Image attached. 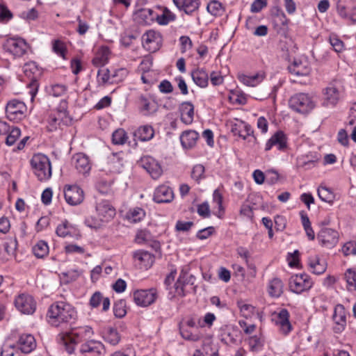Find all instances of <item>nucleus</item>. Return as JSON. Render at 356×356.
Returning a JSON list of instances; mask_svg holds the SVG:
<instances>
[{
  "instance_id": "f257e3e1",
  "label": "nucleus",
  "mask_w": 356,
  "mask_h": 356,
  "mask_svg": "<svg viewBox=\"0 0 356 356\" xmlns=\"http://www.w3.org/2000/svg\"><path fill=\"white\" fill-rule=\"evenodd\" d=\"M47 318L49 323L56 327L72 328L77 319V312L70 304L58 301L49 308Z\"/></svg>"
},
{
  "instance_id": "f03ea898",
  "label": "nucleus",
  "mask_w": 356,
  "mask_h": 356,
  "mask_svg": "<svg viewBox=\"0 0 356 356\" xmlns=\"http://www.w3.org/2000/svg\"><path fill=\"white\" fill-rule=\"evenodd\" d=\"M34 175L39 181L48 180L51 177V165L49 159L43 154H35L30 161Z\"/></svg>"
},
{
  "instance_id": "7ed1b4c3",
  "label": "nucleus",
  "mask_w": 356,
  "mask_h": 356,
  "mask_svg": "<svg viewBox=\"0 0 356 356\" xmlns=\"http://www.w3.org/2000/svg\"><path fill=\"white\" fill-rule=\"evenodd\" d=\"M289 104L291 109L301 114L309 113L316 106L313 97L304 92L297 93L291 97Z\"/></svg>"
},
{
  "instance_id": "20e7f679",
  "label": "nucleus",
  "mask_w": 356,
  "mask_h": 356,
  "mask_svg": "<svg viewBox=\"0 0 356 356\" xmlns=\"http://www.w3.org/2000/svg\"><path fill=\"white\" fill-rule=\"evenodd\" d=\"M289 285L292 292L299 294L311 289L313 282L308 275L300 274L291 276Z\"/></svg>"
},
{
  "instance_id": "39448f33",
  "label": "nucleus",
  "mask_w": 356,
  "mask_h": 356,
  "mask_svg": "<svg viewBox=\"0 0 356 356\" xmlns=\"http://www.w3.org/2000/svg\"><path fill=\"white\" fill-rule=\"evenodd\" d=\"M340 97L338 88L331 83L322 91L321 106L325 108H333L339 102Z\"/></svg>"
},
{
  "instance_id": "423d86ee",
  "label": "nucleus",
  "mask_w": 356,
  "mask_h": 356,
  "mask_svg": "<svg viewBox=\"0 0 356 356\" xmlns=\"http://www.w3.org/2000/svg\"><path fill=\"white\" fill-rule=\"evenodd\" d=\"M26 106L21 101L13 99L8 102L6 107V113L10 120L19 121L25 116Z\"/></svg>"
},
{
  "instance_id": "0eeeda50",
  "label": "nucleus",
  "mask_w": 356,
  "mask_h": 356,
  "mask_svg": "<svg viewBox=\"0 0 356 356\" xmlns=\"http://www.w3.org/2000/svg\"><path fill=\"white\" fill-rule=\"evenodd\" d=\"M16 308L22 314H32L36 308V303L33 297L29 294H19L15 300Z\"/></svg>"
},
{
  "instance_id": "6e6552de",
  "label": "nucleus",
  "mask_w": 356,
  "mask_h": 356,
  "mask_svg": "<svg viewBox=\"0 0 356 356\" xmlns=\"http://www.w3.org/2000/svg\"><path fill=\"white\" fill-rule=\"evenodd\" d=\"M140 166L144 168L154 179H158L163 173L161 165L153 157L145 156L138 162Z\"/></svg>"
},
{
  "instance_id": "1a4fd4ad",
  "label": "nucleus",
  "mask_w": 356,
  "mask_h": 356,
  "mask_svg": "<svg viewBox=\"0 0 356 356\" xmlns=\"http://www.w3.org/2000/svg\"><path fill=\"white\" fill-rule=\"evenodd\" d=\"M157 297L155 289L138 290L134 293V300L138 306L147 307L152 304Z\"/></svg>"
},
{
  "instance_id": "9d476101",
  "label": "nucleus",
  "mask_w": 356,
  "mask_h": 356,
  "mask_svg": "<svg viewBox=\"0 0 356 356\" xmlns=\"http://www.w3.org/2000/svg\"><path fill=\"white\" fill-rule=\"evenodd\" d=\"M67 102L63 100L60 102V108L56 116H52L49 120V129L52 131L56 130L58 126H60V124H67L70 121V118L67 114Z\"/></svg>"
},
{
  "instance_id": "9b49d317",
  "label": "nucleus",
  "mask_w": 356,
  "mask_h": 356,
  "mask_svg": "<svg viewBox=\"0 0 356 356\" xmlns=\"http://www.w3.org/2000/svg\"><path fill=\"white\" fill-rule=\"evenodd\" d=\"M321 244L327 248H332L337 245L339 241L338 232L330 228H322L317 235Z\"/></svg>"
},
{
  "instance_id": "f8f14e48",
  "label": "nucleus",
  "mask_w": 356,
  "mask_h": 356,
  "mask_svg": "<svg viewBox=\"0 0 356 356\" xmlns=\"http://www.w3.org/2000/svg\"><path fill=\"white\" fill-rule=\"evenodd\" d=\"M64 197L69 204L78 205L83 200V191L76 185L66 186L64 190Z\"/></svg>"
},
{
  "instance_id": "ddd939ff",
  "label": "nucleus",
  "mask_w": 356,
  "mask_h": 356,
  "mask_svg": "<svg viewBox=\"0 0 356 356\" xmlns=\"http://www.w3.org/2000/svg\"><path fill=\"white\" fill-rule=\"evenodd\" d=\"M143 47L150 51H155L159 49L161 43V36L159 33L149 30L142 37Z\"/></svg>"
},
{
  "instance_id": "4468645a",
  "label": "nucleus",
  "mask_w": 356,
  "mask_h": 356,
  "mask_svg": "<svg viewBox=\"0 0 356 356\" xmlns=\"http://www.w3.org/2000/svg\"><path fill=\"white\" fill-rule=\"evenodd\" d=\"M96 211L101 222H108L115 216V209L107 200L98 202Z\"/></svg>"
},
{
  "instance_id": "2eb2a0df",
  "label": "nucleus",
  "mask_w": 356,
  "mask_h": 356,
  "mask_svg": "<svg viewBox=\"0 0 356 356\" xmlns=\"http://www.w3.org/2000/svg\"><path fill=\"white\" fill-rule=\"evenodd\" d=\"M332 318L335 323L333 328L334 332H343L346 326V314L343 305H337L335 307Z\"/></svg>"
},
{
  "instance_id": "dca6fc26",
  "label": "nucleus",
  "mask_w": 356,
  "mask_h": 356,
  "mask_svg": "<svg viewBox=\"0 0 356 356\" xmlns=\"http://www.w3.org/2000/svg\"><path fill=\"white\" fill-rule=\"evenodd\" d=\"M58 340L65 346L66 351L72 354L79 341V335L74 332H61L58 334Z\"/></svg>"
},
{
  "instance_id": "f3484780",
  "label": "nucleus",
  "mask_w": 356,
  "mask_h": 356,
  "mask_svg": "<svg viewBox=\"0 0 356 356\" xmlns=\"http://www.w3.org/2000/svg\"><path fill=\"white\" fill-rule=\"evenodd\" d=\"M274 146H276L280 151H284L286 149V137L283 131H278L270 137L266 143L265 150L269 151Z\"/></svg>"
},
{
  "instance_id": "a211bd4d",
  "label": "nucleus",
  "mask_w": 356,
  "mask_h": 356,
  "mask_svg": "<svg viewBox=\"0 0 356 356\" xmlns=\"http://www.w3.org/2000/svg\"><path fill=\"white\" fill-rule=\"evenodd\" d=\"M28 48L29 44L22 38L10 39L7 43L8 51L17 57H21L24 55Z\"/></svg>"
},
{
  "instance_id": "6ab92c4d",
  "label": "nucleus",
  "mask_w": 356,
  "mask_h": 356,
  "mask_svg": "<svg viewBox=\"0 0 356 356\" xmlns=\"http://www.w3.org/2000/svg\"><path fill=\"white\" fill-rule=\"evenodd\" d=\"M174 199L172 189L166 185L158 186L154 193L153 200L156 203H168Z\"/></svg>"
},
{
  "instance_id": "aec40b11",
  "label": "nucleus",
  "mask_w": 356,
  "mask_h": 356,
  "mask_svg": "<svg viewBox=\"0 0 356 356\" xmlns=\"http://www.w3.org/2000/svg\"><path fill=\"white\" fill-rule=\"evenodd\" d=\"M275 315V321L279 326L280 332L284 335L288 334L291 330V325L289 322V313L287 309H282Z\"/></svg>"
},
{
  "instance_id": "412c9836",
  "label": "nucleus",
  "mask_w": 356,
  "mask_h": 356,
  "mask_svg": "<svg viewBox=\"0 0 356 356\" xmlns=\"http://www.w3.org/2000/svg\"><path fill=\"white\" fill-rule=\"evenodd\" d=\"M80 351L82 353H90L94 356H100L105 353V347L99 341L90 340L81 345Z\"/></svg>"
},
{
  "instance_id": "4be33fe9",
  "label": "nucleus",
  "mask_w": 356,
  "mask_h": 356,
  "mask_svg": "<svg viewBox=\"0 0 356 356\" xmlns=\"http://www.w3.org/2000/svg\"><path fill=\"white\" fill-rule=\"evenodd\" d=\"M231 131L234 136H238L243 140L253 134V130L250 124L238 120H236V122L232 124Z\"/></svg>"
},
{
  "instance_id": "5701e85b",
  "label": "nucleus",
  "mask_w": 356,
  "mask_h": 356,
  "mask_svg": "<svg viewBox=\"0 0 356 356\" xmlns=\"http://www.w3.org/2000/svg\"><path fill=\"white\" fill-rule=\"evenodd\" d=\"M288 70L291 74L297 77L308 76L311 72V68L306 60H294L288 67Z\"/></svg>"
},
{
  "instance_id": "b1692460",
  "label": "nucleus",
  "mask_w": 356,
  "mask_h": 356,
  "mask_svg": "<svg viewBox=\"0 0 356 356\" xmlns=\"http://www.w3.org/2000/svg\"><path fill=\"white\" fill-rule=\"evenodd\" d=\"M72 161L74 167L80 173L85 175L90 170L91 165L86 155L82 153L76 154L72 157Z\"/></svg>"
},
{
  "instance_id": "393cba45",
  "label": "nucleus",
  "mask_w": 356,
  "mask_h": 356,
  "mask_svg": "<svg viewBox=\"0 0 356 356\" xmlns=\"http://www.w3.org/2000/svg\"><path fill=\"white\" fill-rule=\"evenodd\" d=\"M134 259L138 261L141 268H149L154 262V256L147 251L139 250L134 252Z\"/></svg>"
},
{
  "instance_id": "a878e982",
  "label": "nucleus",
  "mask_w": 356,
  "mask_h": 356,
  "mask_svg": "<svg viewBox=\"0 0 356 356\" xmlns=\"http://www.w3.org/2000/svg\"><path fill=\"white\" fill-rule=\"evenodd\" d=\"M181 120L186 124H191L194 118V106L191 102H184L179 106Z\"/></svg>"
},
{
  "instance_id": "bb28decb",
  "label": "nucleus",
  "mask_w": 356,
  "mask_h": 356,
  "mask_svg": "<svg viewBox=\"0 0 356 356\" xmlns=\"http://www.w3.org/2000/svg\"><path fill=\"white\" fill-rule=\"evenodd\" d=\"M36 347L35 338L31 334H22L18 341V348L24 353H29Z\"/></svg>"
},
{
  "instance_id": "cd10ccee",
  "label": "nucleus",
  "mask_w": 356,
  "mask_h": 356,
  "mask_svg": "<svg viewBox=\"0 0 356 356\" xmlns=\"http://www.w3.org/2000/svg\"><path fill=\"white\" fill-rule=\"evenodd\" d=\"M199 138V134L193 130H188L184 131L180 136V141L181 145L185 149L193 147Z\"/></svg>"
},
{
  "instance_id": "c85d7f7f",
  "label": "nucleus",
  "mask_w": 356,
  "mask_h": 356,
  "mask_svg": "<svg viewBox=\"0 0 356 356\" xmlns=\"http://www.w3.org/2000/svg\"><path fill=\"white\" fill-rule=\"evenodd\" d=\"M173 2L179 10L188 15L197 10L200 6L199 0H173Z\"/></svg>"
},
{
  "instance_id": "c756f323",
  "label": "nucleus",
  "mask_w": 356,
  "mask_h": 356,
  "mask_svg": "<svg viewBox=\"0 0 356 356\" xmlns=\"http://www.w3.org/2000/svg\"><path fill=\"white\" fill-rule=\"evenodd\" d=\"M191 77L195 83L201 87L205 88L208 86L209 75L204 69L197 68L191 72Z\"/></svg>"
},
{
  "instance_id": "7c9ffc66",
  "label": "nucleus",
  "mask_w": 356,
  "mask_h": 356,
  "mask_svg": "<svg viewBox=\"0 0 356 356\" xmlns=\"http://www.w3.org/2000/svg\"><path fill=\"white\" fill-rule=\"evenodd\" d=\"M309 266L312 272L316 275L323 273L327 269V264L324 261H321L318 256L309 257Z\"/></svg>"
},
{
  "instance_id": "2f4dec72",
  "label": "nucleus",
  "mask_w": 356,
  "mask_h": 356,
  "mask_svg": "<svg viewBox=\"0 0 356 356\" xmlns=\"http://www.w3.org/2000/svg\"><path fill=\"white\" fill-rule=\"evenodd\" d=\"M154 129L150 125L141 126L134 132V136L141 141L149 140L154 137Z\"/></svg>"
},
{
  "instance_id": "473e14b6",
  "label": "nucleus",
  "mask_w": 356,
  "mask_h": 356,
  "mask_svg": "<svg viewBox=\"0 0 356 356\" xmlns=\"http://www.w3.org/2000/svg\"><path fill=\"white\" fill-rule=\"evenodd\" d=\"M109 49L106 47H102L92 59V63L96 67H102L106 65L108 60Z\"/></svg>"
},
{
  "instance_id": "72a5a7b5",
  "label": "nucleus",
  "mask_w": 356,
  "mask_h": 356,
  "mask_svg": "<svg viewBox=\"0 0 356 356\" xmlns=\"http://www.w3.org/2000/svg\"><path fill=\"white\" fill-rule=\"evenodd\" d=\"M268 291L271 297H280L283 292V284L281 280L275 277L270 280Z\"/></svg>"
},
{
  "instance_id": "f704fd0d",
  "label": "nucleus",
  "mask_w": 356,
  "mask_h": 356,
  "mask_svg": "<svg viewBox=\"0 0 356 356\" xmlns=\"http://www.w3.org/2000/svg\"><path fill=\"white\" fill-rule=\"evenodd\" d=\"M239 81L248 86L254 87L264 79V76L260 74H256L253 76L241 74L238 76Z\"/></svg>"
},
{
  "instance_id": "c9c22d12",
  "label": "nucleus",
  "mask_w": 356,
  "mask_h": 356,
  "mask_svg": "<svg viewBox=\"0 0 356 356\" xmlns=\"http://www.w3.org/2000/svg\"><path fill=\"white\" fill-rule=\"evenodd\" d=\"M33 254L38 258H44L49 253V246L44 241H38L32 249Z\"/></svg>"
},
{
  "instance_id": "e433bc0d",
  "label": "nucleus",
  "mask_w": 356,
  "mask_h": 356,
  "mask_svg": "<svg viewBox=\"0 0 356 356\" xmlns=\"http://www.w3.org/2000/svg\"><path fill=\"white\" fill-rule=\"evenodd\" d=\"M318 195L322 201L329 204H332L334 200V193L325 186H321L318 187Z\"/></svg>"
},
{
  "instance_id": "4c0bfd02",
  "label": "nucleus",
  "mask_w": 356,
  "mask_h": 356,
  "mask_svg": "<svg viewBox=\"0 0 356 356\" xmlns=\"http://www.w3.org/2000/svg\"><path fill=\"white\" fill-rule=\"evenodd\" d=\"M250 349L252 352H259L264 344V339L261 336L254 335L248 339Z\"/></svg>"
},
{
  "instance_id": "58836bf2",
  "label": "nucleus",
  "mask_w": 356,
  "mask_h": 356,
  "mask_svg": "<svg viewBox=\"0 0 356 356\" xmlns=\"http://www.w3.org/2000/svg\"><path fill=\"white\" fill-rule=\"evenodd\" d=\"M344 278L347 283V289L349 291H356V273L351 268H348L345 274Z\"/></svg>"
},
{
  "instance_id": "ea45409f",
  "label": "nucleus",
  "mask_w": 356,
  "mask_h": 356,
  "mask_svg": "<svg viewBox=\"0 0 356 356\" xmlns=\"http://www.w3.org/2000/svg\"><path fill=\"white\" fill-rule=\"evenodd\" d=\"M140 104L144 115H149L154 113L156 110L154 103H151L145 96L142 95L139 98Z\"/></svg>"
},
{
  "instance_id": "a19ab883",
  "label": "nucleus",
  "mask_w": 356,
  "mask_h": 356,
  "mask_svg": "<svg viewBox=\"0 0 356 356\" xmlns=\"http://www.w3.org/2000/svg\"><path fill=\"white\" fill-rule=\"evenodd\" d=\"M175 18V15L170 12L167 8H165L163 10V13L157 16L156 20L161 25H166L169 22L174 21Z\"/></svg>"
},
{
  "instance_id": "79ce46f5",
  "label": "nucleus",
  "mask_w": 356,
  "mask_h": 356,
  "mask_svg": "<svg viewBox=\"0 0 356 356\" xmlns=\"http://www.w3.org/2000/svg\"><path fill=\"white\" fill-rule=\"evenodd\" d=\"M145 216V211L143 209L138 207L130 210L127 214L128 220L132 222H140L142 219H143Z\"/></svg>"
},
{
  "instance_id": "37998d69",
  "label": "nucleus",
  "mask_w": 356,
  "mask_h": 356,
  "mask_svg": "<svg viewBox=\"0 0 356 356\" xmlns=\"http://www.w3.org/2000/svg\"><path fill=\"white\" fill-rule=\"evenodd\" d=\"M129 71L126 68H118L112 70L111 83L122 81L128 75Z\"/></svg>"
},
{
  "instance_id": "c03bdc74",
  "label": "nucleus",
  "mask_w": 356,
  "mask_h": 356,
  "mask_svg": "<svg viewBox=\"0 0 356 356\" xmlns=\"http://www.w3.org/2000/svg\"><path fill=\"white\" fill-rule=\"evenodd\" d=\"M104 339L112 345H116L120 341V336L116 329L109 327L104 337Z\"/></svg>"
},
{
  "instance_id": "a18cd8bd",
  "label": "nucleus",
  "mask_w": 356,
  "mask_h": 356,
  "mask_svg": "<svg viewBox=\"0 0 356 356\" xmlns=\"http://www.w3.org/2000/svg\"><path fill=\"white\" fill-rule=\"evenodd\" d=\"M127 136L122 129L115 130L112 135V141L115 145H122L127 141Z\"/></svg>"
},
{
  "instance_id": "49530a36",
  "label": "nucleus",
  "mask_w": 356,
  "mask_h": 356,
  "mask_svg": "<svg viewBox=\"0 0 356 356\" xmlns=\"http://www.w3.org/2000/svg\"><path fill=\"white\" fill-rule=\"evenodd\" d=\"M7 134L8 136L6 138V143L10 146L13 145L20 136L21 131L18 127H15L11 129H9V132Z\"/></svg>"
},
{
  "instance_id": "de8ad7c7",
  "label": "nucleus",
  "mask_w": 356,
  "mask_h": 356,
  "mask_svg": "<svg viewBox=\"0 0 356 356\" xmlns=\"http://www.w3.org/2000/svg\"><path fill=\"white\" fill-rule=\"evenodd\" d=\"M125 306L126 304L123 300H120L115 302L113 306V313L117 318H122L125 316L127 313Z\"/></svg>"
},
{
  "instance_id": "09e8293b",
  "label": "nucleus",
  "mask_w": 356,
  "mask_h": 356,
  "mask_svg": "<svg viewBox=\"0 0 356 356\" xmlns=\"http://www.w3.org/2000/svg\"><path fill=\"white\" fill-rule=\"evenodd\" d=\"M52 49L56 54L63 58H65L66 47L63 42L60 40H54L52 44Z\"/></svg>"
},
{
  "instance_id": "8fccbe9b",
  "label": "nucleus",
  "mask_w": 356,
  "mask_h": 356,
  "mask_svg": "<svg viewBox=\"0 0 356 356\" xmlns=\"http://www.w3.org/2000/svg\"><path fill=\"white\" fill-rule=\"evenodd\" d=\"M191 177L195 181L199 182L204 178V167L201 164L195 165L191 171Z\"/></svg>"
},
{
  "instance_id": "3c124183",
  "label": "nucleus",
  "mask_w": 356,
  "mask_h": 356,
  "mask_svg": "<svg viewBox=\"0 0 356 356\" xmlns=\"http://www.w3.org/2000/svg\"><path fill=\"white\" fill-rule=\"evenodd\" d=\"M237 254L245 261L248 266L254 270V275H255V266L251 264H249V258L250 257V254L249 251L243 248L239 247L236 250Z\"/></svg>"
},
{
  "instance_id": "603ef678",
  "label": "nucleus",
  "mask_w": 356,
  "mask_h": 356,
  "mask_svg": "<svg viewBox=\"0 0 356 356\" xmlns=\"http://www.w3.org/2000/svg\"><path fill=\"white\" fill-rule=\"evenodd\" d=\"M207 10L213 15H220L222 12V4L218 1H212L207 5Z\"/></svg>"
},
{
  "instance_id": "864d4df0",
  "label": "nucleus",
  "mask_w": 356,
  "mask_h": 356,
  "mask_svg": "<svg viewBox=\"0 0 356 356\" xmlns=\"http://www.w3.org/2000/svg\"><path fill=\"white\" fill-rule=\"evenodd\" d=\"M238 305L242 315L245 318L251 316L254 311V307L251 305L238 302Z\"/></svg>"
},
{
  "instance_id": "5fc2aeb1",
  "label": "nucleus",
  "mask_w": 356,
  "mask_h": 356,
  "mask_svg": "<svg viewBox=\"0 0 356 356\" xmlns=\"http://www.w3.org/2000/svg\"><path fill=\"white\" fill-rule=\"evenodd\" d=\"M6 252L11 255L14 254L17 248V241L16 238H10L3 245Z\"/></svg>"
},
{
  "instance_id": "6e6d98bb",
  "label": "nucleus",
  "mask_w": 356,
  "mask_h": 356,
  "mask_svg": "<svg viewBox=\"0 0 356 356\" xmlns=\"http://www.w3.org/2000/svg\"><path fill=\"white\" fill-rule=\"evenodd\" d=\"M66 87L62 84L53 85L49 91V94L54 97L63 96L66 92Z\"/></svg>"
},
{
  "instance_id": "4d7b16f0",
  "label": "nucleus",
  "mask_w": 356,
  "mask_h": 356,
  "mask_svg": "<svg viewBox=\"0 0 356 356\" xmlns=\"http://www.w3.org/2000/svg\"><path fill=\"white\" fill-rule=\"evenodd\" d=\"M70 225L67 221L63 222L59 225L56 230V234L60 237H65L70 234Z\"/></svg>"
},
{
  "instance_id": "13d9d810",
  "label": "nucleus",
  "mask_w": 356,
  "mask_h": 356,
  "mask_svg": "<svg viewBox=\"0 0 356 356\" xmlns=\"http://www.w3.org/2000/svg\"><path fill=\"white\" fill-rule=\"evenodd\" d=\"M81 274V272L78 269L69 270L67 272L62 273L64 277L67 278V282H73L76 280Z\"/></svg>"
},
{
  "instance_id": "bf43d9fd",
  "label": "nucleus",
  "mask_w": 356,
  "mask_h": 356,
  "mask_svg": "<svg viewBox=\"0 0 356 356\" xmlns=\"http://www.w3.org/2000/svg\"><path fill=\"white\" fill-rule=\"evenodd\" d=\"M218 337L220 340L225 344L233 343L235 341L231 335V333L226 328L220 330V334Z\"/></svg>"
},
{
  "instance_id": "052dcab7",
  "label": "nucleus",
  "mask_w": 356,
  "mask_h": 356,
  "mask_svg": "<svg viewBox=\"0 0 356 356\" xmlns=\"http://www.w3.org/2000/svg\"><path fill=\"white\" fill-rule=\"evenodd\" d=\"M181 53L186 52L193 47V42L188 36L183 35L179 38Z\"/></svg>"
},
{
  "instance_id": "680f3d73",
  "label": "nucleus",
  "mask_w": 356,
  "mask_h": 356,
  "mask_svg": "<svg viewBox=\"0 0 356 356\" xmlns=\"http://www.w3.org/2000/svg\"><path fill=\"white\" fill-rule=\"evenodd\" d=\"M102 293L99 291L95 292L90 299V305L93 307H97L99 306L103 299Z\"/></svg>"
},
{
  "instance_id": "e2e57ef3",
  "label": "nucleus",
  "mask_w": 356,
  "mask_h": 356,
  "mask_svg": "<svg viewBox=\"0 0 356 356\" xmlns=\"http://www.w3.org/2000/svg\"><path fill=\"white\" fill-rule=\"evenodd\" d=\"M112 70L108 69L99 70L97 76L102 79L103 83L110 82L111 81Z\"/></svg>"
},
{
  "instance_id": "0e129e2a",
  "label": "nucleus",
  "mask_w": 356,
  "mask_h": 356,
  "mask_svg": "<svg viewBox=\"0 0 356 356\" xmlns=\"http://www.w3.org/2000/svg\"><path fill=\"white\" fill-rule=\"evenodd\" d=\"M21 17L26 20H35L38 18V13L35 8H31L29 10L22 12Z\"/></svg>"
},
{
  "instance_id": "69168bd1",
  "label": "nucleus",
  "mask_w": 356,
  "mask_h": 356,
  "mask_svg": "<svg viewBox=\"0 0 356 356\" xmlns=\"http://www.w3.org/2000/svg\"><path fill=\"white\" fill-rule=\"evenodd\" d=\"M159 88L161 92L168 94L173 91V87L171 83L168 80L162 81L159 85Z\"/></svg>"
},
{
  "instance_id": "338daca9",
  "label": "nucleus",
  "mask_w": 356,
  "mask_h": 356,
  "mask_svg": "<svg viewBox=\"0 0 356 356\" xmlns=\"http://www.w3.org/2000/svg\"><path fill=\"white\" fill-rule=\"evenodd\" d=\"M266 5V0H254L251 5V11L252 13H259Z\"/></svg>"
},
{
  "instance_id": "774afa93",
  "label": "nucleus",
  "mask_w": 356,
  "mask_h": 356,
  "mask_svg": "<svg viewBox=\"0 0 356 356\" xmlns=\"http://www.w3.org/2000/svg\"><path fill=\"white\" fill-rule=\"evenodd\" d=\"M330 44L333 47L334 49L337 52H341L343 48V42L337 38V37L330 38Z\"/></svg>"
}]
</instances>
